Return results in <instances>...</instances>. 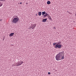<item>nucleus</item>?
I'll return each instance as SVG.
<instances>
[{"label":"nucleus","instance_id":"f257e3e1","mask_svg":"<svg viewBox=\"0 0 76 76\" xmlns=\"http://www.w3.org/2000/svg\"><path fill=\"white\" fill-rule=\"evenodd\" d=\"M56 60L59 61L61 60H63L64 58V51L61 52H59L58 54L56 55L55 57Z\"/></svg>","mask_w":76,"mask_h":76},{"label":"nucleus","instance_id":"f03ea898","mask_svg":"<svg viewBox=\"0 0 76 76\" xmlns=\"http://www.w3.org/2000/svg\"><path fill=\"white\" fill-rule=\"evenodd\" d=\"M19 21V19L17 18H15L12 20V22L13 23H16Z\"/></svg>","mask_w":76,"mask_h":76},{"label":"nucleus","instance_id":"7ed1b4c3","mask_svg":"<svg viewBox=\"0 0 76 76\" xmlns=\"http://www.w3.org/2000/svg\"><path fill=\"white\" fill-rule=\"evenodd\" d=\"M23 63V62L22 61H19L16 64V66H20Z\"/></svg>","mask_w":76,"mask_h":76},{"label":"nucleus","instance_id":"20e7f679","mask_svg":"<svg viewBox=\"0 0 76 76\" xmlns=\"http://www.w3.org/2000/svg\"><path fill=\"white\" fill-rule=\"evenodd\" d=\"M36 26H37L36 24H33L32 25V26L31 27V29H34L35 28V27Z\"/></svg>","mask_w":76,"mask_h":76},{"label":"nucleus","instance_id":"39448f33","mask_svg":"<svg viewBox=\"0 0 76 76\" xmlns=\"http://www.w3.org/2000/svg\"><path fill=\"white\" fill-rule=\"evenodd\" d=\"M55 48H61V45H56V46H55Z\"/></svg>","mask_w":76,"mask_h":76},{"label":"nucleus","instance_id":"423d86ee","mask_svg":"<svg viewBox=\"0 0 76 76\" xmlns=\"http://www.w3.org/2000/svg\"><path fill=\"white\" fill-rule=\"evenodd\" d=\"M47 18L43 19V20H42V22H46V21H47Z\"/></svg>","mask_w":76,"mask_h":76},{"label":"nucleus","instance_id":"0eeeda50","mask_svg":"<svg viewBox=\"0 0 76 76\" xmlns=\"http://www.w3.org/2000/svg\"><path fill=\"white\" fill-rule=\"evenodd\" d=\"M14 35V33H11L9 35V37H12Z\"/></svg>","mask_w":76,"mask_h":76},{"label":"nucleus","instance_id":"6e6552de","mask_svg":"<svg viewBox=\"0 0 76 76\" xmlns=\"http://www.w3.org/2000/svg\"><path fill=\"white\" fill-rule=\"evenodd\" d=\"M42 15H44L45 14H47V13H46V12H45V11L42 12Z\"/></svg>","mask_w":76,"mask_h":76},{"label":"nucleus","instance_id":"1a4fd4ad","mask_svg":"<svg viewBox=\"0 0 76 76\" xmlns=\"http://www.w3.org/2000/svg\"><path fill=\"white\" fill-rule=\"evenodd\" d=\"M41 15H42V12H39L38 14L39 16H41Z\"/></svg>","mask_w":76,"mask_h":76},{"label":"nucleus","instance_id":"9d476101","mask_svg":"<svg viewBox=\"0 0 76 76\" xmlns=\"http://www.w3.org/2000/svg\"><path fill=\"white\" fill-rule=\"evenodd\" d=\"M51 4V2H50V1H47V4Z\"/></svg>","mask_w":76,"mask_h":76},{"label":"nucleus","instance_id":"9b49d317","mask_svg":"<svg viewBox=\"0 0 76 76\" xmlns=\"http://www.w3.org/2000/svg\"><path fill=\"white\" fill-rule=\"evenodd\" d=\"M48 16L49 19H50V20H51V16Z\"/></svg>","mask_w":76,"mask_h":76},{"label":"nucleus","instance_id":"f8f14e48","mask_svg":"<svg viewBox=\"0 0 76 76\" xmlns=\"http://www.w3.org/2000/svg\"><path fill=\"white\" fill-rule=\"evenodd\" d=\"M60 42H58L57 43L56 45L55 46H57V45H60Z\"/></svg>","mask_w":76,"mask_h":76},{"label":"nucleus","instance_id":"ddd939ff","mask_svg":"<svg viewBox=\"0 0 76 76\" xmlns=\"http://www.w3.org/2000/svg\"><path fill=\"white\" fill-rule=\"evenodd\" d=\"M47 15H48V14H46L45 15H43V16H44L45 17L47 16Z\"/></svg>","mask_w":76,"mask_h":76},{"label":"nucleus","instance_id":"4468645a","mask_svg":"<svg viewBox=\"0 0 76 76\" xmlns=\"http://www.w3.org/2000/svg\"><path fill=\"white\" fill-rule=\"evenodd\" d=\"M3 6V4L1 3V2H0V7Z\"/></svg>","mask_w":76,"mask_h":76},{"label":"nucleus","instance_id":"2eb2a0df","mask_svg":"<svg viewBox=\"0 0 76 76\" xmlns=\"http://www.w3.org/2000/svg\"><path fill=\"white\" fill-rule=\"evenodd\" d=\"M56 44H57V43H56V42H54L53 43V45H55Z\"/></svg>","mask_w":76,"mask_h":76},{"label":"nucleus","instance_id":"dca6fc26","mask_svg":"<svg viewBox=\"0 0 76 76\" xmlns=\"http://www.w3.org/2000/svg\"><path fill=\"white\" fill-rule=\"evenodd\" d=\"M67 13H69V14H71V12H70L68 11L67 12Z\"/></svg>","mask_w":76,"mask_h":76},{"label":"nucleus","instance_id":"f3484780","mask_svg":"<svg viewBox=\"0 0 76 76\" xmlns=\"http://www.w3.org/2000/svg\"><path fill=\"white\" fill-rule=\"evenodd\" d=\"M50 74H51V73H50V72H48V75H50Z\"/></svg>","mask_w":76,"mask_h":76},{"label":"nucleus","instance_id":"a211bd4d","mask_svg":"<svg viewBox=\"0 0 76 76\" xmlns=\"http://www.w3.org/2000/svg\"><path fill=\"white\" fill-rule=\"evenodd\" d=\"M2 1H5V0H2Z\"/></svg>","mask_w":76,"mask_h":76},{"label":"nucleus","instance_id":"6ab92c4d","mask_svg":"<svg viewBox=\"0 0 76 76\" xmlns=\"http://www.w3.org/2000/svg\"><path fill=\"white\" fill-rule=\"evenodd\" d=\"M2 19H1V20H0V21H2Z\"/></svg>","mask_w":76,"mask_h":76},{"label":"nucleus","instance_id":"aec40b11","mask_svg":"<svg viewBox=\"0 0 76 76\" xmlns=\"http://www.w3.org/2000/svg\"><path fill=\"white\" fill-rule=\"evenodd\" d=\"M36 16H38V15H37V14H36Z\"/></svg>","mask_w":76,"mask_h":76},{"label":"nucleus","instance_id":"412c9836","mask_svg":"<svg viewBox=\"0 0 76 76\" xmlns=\"http://www.w3.org/2000/svg\"><path fill=\"white\" fill-rule=\"evenodd\" d=\"M20 4H22V2H20Z\"/></svg>","mask_w":76,"mask_h":76},{"label":"nucleus","instance_id":"4be33fe9","mask_svg":"<svg viewBox=\"0 0 76 76\" xmlns=\"http://www.w3.org/2000/svg\"><path fill=\"white\" fill-rule=\"evenodd\" d=\"M53 29H56V28H55V27H54Z\"/></svg>","mask_w":76,"mask_h":76},{"label":"nucleus","instance_id":"5701e85b","mask_svg":"<svg viewBox=\"0 0 76 76\" xmlns=\"http://www.w3.org/2000/svg\"><path fill=\"white\" fill-rule=\"evenodd\" d=\"M48 15V16H50L49 15Z\"/></svg>","mask_w":76,"mask_h":76},{"label":"nucleus","instance_id":"b1692460","mask_svg":"<svg viewBox=\"0 0 76 76\" xmlns=\"http://www.w3.org/2000/svg\"><path fill=\"white\" fill-rule=\"evenodd\" d=\"M26 4H28V3H26Z\"/></svg>","mask_w":76,"mask_h":76},{"label":"nucleus","instance_id":"393cba45","mask_svg":"<svg viewBox=\"0 0 76 76\" xmlns=\"http://www.w3.org/2000/svg\"><path fill=\"white\" fill-rule=\"evenodd\" d=\"M0 1H2V0H0Z\"/></svg>","mask_w":76,"mask_h":76},{"label":"nucleus","instance_id":"a878e982","mask_svg":"<svg viewBox=\"0 0 76 76\" xmlns=\"http://www.w3.org/2000/svg\"><path fill=\"white\" fill-rule=\"evenodd\" d=\"M75 16H76V14H75Z\"/></svg>","mask_w":76,"mask_h":76}]
</instances>
